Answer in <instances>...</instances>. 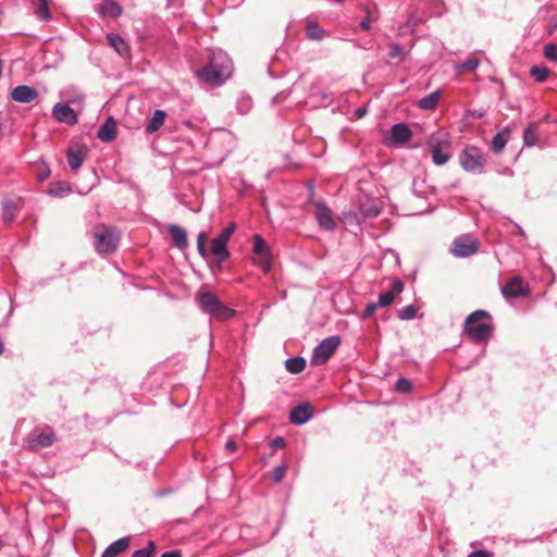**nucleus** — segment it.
I'll use <instances>...</instances> for the list:
<instances>
[{
    "label": "nucleus",
    "mask_w": 557,
    "mask_h": 557,
    "mask_svg": "<svg viewBox=\"0 0 557 557\" xmlns=\"http://www.w3.org/2000/svg\"><path fill=\"white\" fill-rule=\"evenodd\" d=\"M233 62L222 50L212 51L207 65L196 71L197 77L211 85H221L232 73Z\"/></svg>",
    "instance_id": "f257e3e1"
},
{
    "label": "nucleus",
    "mask_w": 557,
    "mask_h": 557,
    "mask_svg": "<svg viewBox=\"0 0 557 557\" xmlns=\"http://www.w3.org/2000/svg\"><path fill=\"white\" fill-rule=\"evenodd\" d=\"M491 314L485 310H475L465 321V333L474 342L487 341L493 332Z\"/></svg>",
    "instance_id": "f03ea898"
},
{
    "label": "nucleus",
    "mask_w": 557,
    "mask_h": 557,
    "mask_svg": "<svg viewBox=\"0 0 557 557\" xmlns=\"http://www.w3.org/2000/svg\"><path fill=\"white\" fill-rule=\"evenodd\" d=\"M426 143L434 164L444 165L450 160L453 156L451 140L447 132L440 129L432 133Z\"/></svg>",
    "instance_id": "7ed1b4c3"
},
{
    "label": "nucleus",
    "mask_w": 557,
    "mask_h": 557,
    "mask_svg": "<svg viewBox=\"0 0 557 557\" xmlns=\"http://www.w3.org/2000/svg\"><path fill=\"white\" fill-rule=\"evenodd\" d=\"M197 304L205 313L220 321H227L235 315V310L222 304L211 292L199 293Z\"/></svg>",
    "instance_id": "20e7f679"
},
{
    "label": "nucleus",
    "mask_w": 557,
    "mask_h": 557,
    "mask_svg": "<svg viewBox=\"0 0 557 557\" xmlns=\"http://www.w3.org/2000/svg\"><path fill=\"white\" fill-rule=\"evenodd\" d=\"M94 246L98 253L107 255L113 252L120 243V232L104 224L96 225L92 230Z\"/></svg>",
    "instance_id": "39448f33"
},
{
    "label": "nucleus",
    "mask_w": 557,
    "mask_h": 557,
    "mask_svg": "<svg viewBox=\"0 0 557 557\" xmlns=\"http://www.w3.org/2000/svg\"><path fill=\"white\" fill-rule=\"evenodd\" d=\"M459 163L466 172L481 174L486 161L483 152L478 147L467 146L459 153Z\"/></svg>",
    "instance_id": "423d86ee"
},
{
    "label": "nucleus",
    "mask_w": 557,
    "mask_h": 557,
    "mask_svg": "<svg viewBox=\"0 0 557 557\" xmlns=\"http://www.w3.org/2000/svg\"><path fill=\"white\" fill-rule=\"evenodd\" d=\"M253 240V263L258 265L264 273H269L272 268V251L261 235L255 234Z\"/></svg>",
    "instance_id": "0eeeda50"
},
{
    "label": "nucleus",
    "mask_w": 557,
    "mask_h": 557,
    "mask_svg": "<svg viewBox=\"0 0 557 557\" xmlns=\"http://www.w3.org/2000/svg\"><path fill=\"white\" fill-rule=\"evenodd\" d=\"M341 344L339 336H330L324 338L313 350L311 363L322 366L327 362L331 356L336 351Z\"/></svg>",
    "instance_id": "6e6552de"
},
{
    "label": "nucleus",
    "mask_w": 557,
    "mask_h": 557,
    "mask_svg": "<svg viewBox=\"0 0 557 557\" xmlns=\"http://www.w3.org/2000/svg\"><path fill=\"white\" fill-rule=\"evenodd\" d=\"M27 446L30 450L50 447L55 441V434L50 426L35 429L27 435Z\"/></svg>",
    "instance_id": "1a4fd4ad"
},
{
    "label": "nucleus",
    "mask_w": 557,
    "mask_h": 557,
    "mask_svg": "<svg viewBox=\"0 0 557 557\" xmlns=\"http://www.w3.org/2000/svg\"><path fill=\"white\" fill-rule=\"evenodd\" d=\"M479 249V242L471 235L466 234L456 238L450 246V252L455 257L467 258L474 255Z\"/></svg>",
    "instance_id": "9d476101"
},
{
    "label": "nucleus",
    "mask_w": 557,
    "mask_h": 557,
    "mask_svg": "<svg viewBox=\"0 0 557 557\" xmlns=\"http://www.w3.org/2000/svg\"><path fill=\"white\" fill-rule=\"evenodd\" d=\"M502 294L506 299L527 296L529 286L521 277L513 276L502 287Z\"/></svg>",
    "instance_id": "9b49d317"
},
{
    "label": "nucleus",
    "mask_w": 557,
    "mask_h": 557,
    "mask_svg": "<svg viewBox=\"0 0 557 557\" xmlns=\"http://www.w3.org/2000/svg\"><path fill=\"white\" fill-rule=\"evenodd\" d=\"M314 216L320 227L326 231H334L336 228L332 210L324 202L318 201L315 203Z\"/></svg>",
    "instance_id": "f8f14e48"
},
{
    "label": "nucleus",
    "mask_w": 557,
    "mask_h": 557,
    "mask_svg": "<svg viewBox=\"0 0 557 557\" xmlns=\"http://www.w3.org/2000/svg\"><path fill=\"white\" fill-rule=\"evenodd\" d=\"M53 117L69 125L77 123V115L75 111L67 103H57L52 109Z\"/></svg>",
    "instance_id": "ddd939ff"
},
{
    "label": "nucleus",
    "mask_w": 557,
    "mask_h": 557,
    "mask_svg": "<svg viewBox=\"0 0 557 557\" xmlns=\"http://www.w3.org/2000/svg\"><path fill=\"white\" fill-rule=\"evenodd\" d=\"M38 97V91L30 86L20 85L12 89L11 98L20 103H30Z\"/></svg>",
    "instance_id": "4468645a"
},
{
    "label": "nucleus",
    "mask_w": 557,
    "mask_h": 557,
    "mask_svg": "<svg viewBox=\"0 0 557 557\" xmlns=\"http://www.w3.org/2000/svg\"><path fill=\"white\" fill-rule=\"evenodd\" d=\"M313 410L310 404L304 403L296 406L289 413V420L294 424H304L310 420Z\"/></svg>",
    "instance_id": "2eb2a0df"
},
{
    "label": "nucleus",
    "mask_w": 557,
    "mask_h": 557,
    "mask_svg": "<svg viewBox=\"0 0 557 557\" xmlns=\"http://www.w3.org/2000/svg\"><path fill=\"white\" fill-rule=\"evenodd\" d=\"M391 139L394 144L403 145L408 143L412 137V132L405 123H397L391 128Z\"/></svg>",
    "instance_id": "dca6fc26"
},
{
    "label": "nucleus",
    "mask_w": 557,
    "mask_h": 557,
    "mask_svg": "<svg viewBox=\"0 0 557 557\" xmlns=\"http://www.w3.org/2000/svg\"><path fill=\"white\" fill-rule=\"evenodd\" d=\"M404 290V283L400 280H394L391 289L379 296L377 305L382 308L388 307L394 301L396 295Z\"/></svg>",
    "instance_id": "f3484780"
},
{
    "label": "nucleus",
    "mask_w": 557,
    "mask_h": 557,
    "mask_svg": "<svg viewBox=\"0 0 557 557\" xmlns=\"http://www.w3.org/2000/svg\"><path fill=\"white\" fill-rule=\"evenodd\" d=\"M97 136L103 143H110L116 136V122L113 117H108L106 122L98 129Z\"/></svg>",
    "instance_id": "a211bd4d"
},
{
    "label": "nucleus",
    "mask_w": 557,
    "mask_h": 557,
    "mask_svg": "<svg viewBox=\"0 0 557 557\" xmlns=\"http://www.w3.org/2000/svg\"><path fill=\"white\" fill-rule=\"evenodd\" d=\"M169 233L175 247L178 249H184L187 247V233L183 227L176 224H172L169 226Z\"/></svg>",
    "instance_id": "6ab92c4d"
},
{
    "label": "nucleus",
    "mask_w": 557,
    "mask_h": 557,
    "mask_svg": "<svg viewBox=\"0 0 557 557\" xmlns=\"http://www.w3.org/2000/svg\"><path fill=\"white\" fill-rule=\"evenodd\" d=\"M122 12V7L114 0H104L99 7V13L110 18L119 17Z\"/></svg>",
    "instance_id": "aec40b11"
},
{
    "label": "nucleus",
    "mask_w": 557,
    "mask_h": 557,
    "mask_svg": "<svg viewBox=\"0 0 557 557\" xmlns=\"http://www.w3.org/2000/svg\"><path fill=\"white\" fill-rule=\"evenodd\" d=\"M129 545L128 537H122L117 541L111 543L102 553L101 557H116L121 553H123Z\"/></svg>",
    "instance_id": "412c9836"
},
{
    "label": "nucleus",
    "mask_w": 557,
    "mask_h": 557,
    "mask_svg": "<svg viewBox=\"0 0 557 557\" xmlns=\"http://www.w3.org/2000/svg\"><path fill=\"white\" fill-rule=\"evenodd\" d=\"M211 252L216 257L219 262H224L228 259L230 252L227 244L218 237H214L211 243Z\"/></svg>",
    "instance_id": "4be33fe9"
},
{
    "label": "nucleus",
    "mask_w": 557,
    "mask_h": 557,
    "mask_svg": "<svg viewBox=\"0 0 557 557\" xmlns=\"http://www.w3.org/2000/svg\"><path fill=\"white\" fill-rule=\"evenodd\" d=\"M107 40L110 47H112L120 55H126L128 53V45L117 34L110 33L107 35Z\"/></svg>",
    "instance_id": "5701e85b"
},
{
    "label": "nucleus",
    "mask_w": 557,
    "mask_h": 557,
    "mask_svg": "<svg viewBox=\"0 0 557 557\" xmlns=\"http://www.w3.org/2000/svg\"><path fill=\"white\" fill-rule=\"evenodd\" d=\"M85 156H86V153L83 149L70 148L66 153L67 163H69L70 168L74 171L78 170L81 168V165L83 164Z\"/></svg>",
    "instance_id": "b1692460"
},
{
    "label": "nucleus",
    "mask_w": 557,
    "mask_h": 557,
    "mask_svg": "<svg viewBox=\"0 0 557 557\" xmlns=\"http://www.w3.org/2000/svg\"><path fill=\"white\" fill-rule=\"evenodd\" d=\"M510 137V131L508 128H504L498 132L492 139L491 148L493 152L499 153L505 148Z\"/></svg>",
    "instance_id": "393cba45"
},
{
    "label": "nucleus",
    "mask_w": 557,
    "mask_h": 557,
    "mask_svg": "<svg viewBox=\"0 0 557 557\" xmlns=\"http://www.w3.org/2000/svg\"><path fill=\"white\" fill-rule=\"evenodd\" d=\"M166 117V113L162 110H156L153 112L152 117L149 120V122L146 125V133L152 134L160 129L162 125L164 124Z\"/></svg>",
    "instance_id": "a878e982"
},
{
    "label": "nucleus",
    "mask_w": 557,
    "mask_h": 557,
    "mask_svg": "<svg viewBox=\"0 0 557 557\" xmlns=\"http://www.w3.org/2000/svg\"><path fill=\"white\" fill-rule=\"evenodd\" d=\"M440 98H441V91L440 90H435V91H433V92L422 97L418 101V107L420 109L426 110V111L434 110L437 107Z\"/></svg>",
    "instance_id": "bb28decb"
},
{
    "label": "nucleus",
    "mask_w": 557,
    "mask_h": 557,
    "mask_svg": "<svg viewBox=\"0 0 557 557\" xmlns=\"http://www.w3.org/2000/svg\"><path fill=\"white\" fill-rule=\"evenodd\" d=\"M32 7L35 15L41 21H50L51 14L47 0H32Z\"/></svg>",
    "instance_id": "cd10ccee"
},
{
    "label": "nucleus",
    "mask_w": 557,
    "mask_h": 557,
    "mask_svg": "<svg viewBox=\"0 0 557 557\" xmlns=\"http://www.w3.org/2000/svg\"><path fill=\"white\" fill-rule=\"evenodd\" d=\"M18 210L17 203L13 200H5L2 203V219L5 224H10L15 219Z\"/></svg>",
    "instance_id": "c85d7f7f"
},
{
    "label": "nucleus",
    "mask_w": 557,
    "mask_h": 557,
    "mask_svg": "<svg viewBox=\"0 0 557 557\" xmlns=\"http://www.w3.org/2000/svg\"><path fill=\"white\" fill-rule=\"evenodd\" d=\"M306 35L309 39L321 40L325 37V32L319 24L312 20L306 21Z\"/></svg>",
    "instance_id": "c756f323"
},
{
    "label": "nucleus",
    "mask_w": 557,
    "mask_h": 557,
    "mask_svg": "<svg viewBox=\"0 0 557 557\" xmlns=\"http://www.w3.org/2000/svg\"><path fill=\"white\" fill-rule=\"evenodd\" d=\"M71 193V186L69 183L66 182H57V183H53L49 189H48V194L52 197H59V198H62V197H65L66 195H69Z\"/></svg>",
    "instance_id": "7c9ffc66"
},
{
    "label": "nucleus",
    "mask_w": 557,
    "mask_h": 557,
    "mask_svg": "<svg viewBox=\"0 0 557 557\" xmlns=\"http://www.w3.org/2000/svg\"><path fill=\"white\" fill-rule=\"evenodd\" d=\"M285 367L288 372L297 374V373H300L305 369L306 361L302 357L288 358L285 361Z\"/></svg>",
    "instance_id": "2f4dec72"
},
{
    "label": "nucleus",
    "mask_w": 557,
    "mask_h": 557,
    "mask_svg": "<svg viewBox=\"0 0 557 557\" xmlns=\"http://www.w3.org/2000/svg\"><path fill=\"white\" fill-rule=\"evenodd\" d=\"M523 141L528 147H532L537 143L536 125L530 124L523 132Z\"/></svg>",
    "instance_id": "473e14b6"
},
{
    "label": "nucleus",
    "mask_w": 557,
    "mask_h": 557,
    "mask_svg": "<svg viewBox=\"0 0 557 557\" xmlns=\"http://www.w3.org/2000/svg\"><path fill=\"white\" fill-rule=\"evenodd\" d=\"M549 70L546 66L533 65L530 69V75L537 82L543 83L547 79Z\"/></svg>",
    "instance_id": "72a5a7b5"
},
{
    "label": "nucleus",
    "mask_w": 557,
    "mask_h": 557,
    "mask_svg": "<svg viewBox=\"0 0 557 557\" xmlns=\"http://www.w3.org/2000/svg\"><path fill=\"white\" fill-rule=\"evenodd\" d=\"M360 212L363 215V218L372 219V218H376L380 214L381 209L375 203L371 202V203L361 205Z\"/></svg>",
    "instance_id": "f704fd0d"
},
{
    "label": "nucleus",
    "mask_w": 557,
    "mask_h": 557,
    "mask_svg": "<svg viewBox=\"0 0 557 557\" xmlns=\"http://www.w3.org/2000/svg\"><path fill=\"white\" fill-rule=\"evenodd\" d=\"M252 107V100L249 96L243 95L237 100V109L239 113L246 114Z\"/></svg>",
    "instance_id": "c9c22d12"
},
{
    "label": "nucleus",
    "mask_w": 557,
    "mask_h": 557,
    "mask_svg": "<svg viewBox=\"0 0 557 557\" xmlns=\"http://www.w3.org/2000/svg\"><path fill=\"white\" fill-rule=\"evenodd\" d=\"M480 62L476 58H469L457 66L459 72H472L479 66Z\"/></svg>",
    "instance_id": "e433bc0d"
},
{
    "label": "nucleus",
    "mask_w": 557,
    "mask_h": 557,
    "mask_svg": "<svg viewBox=\"0 0 557 557\" xmlns=\"http://www.w3.org/2000/svg\"><path fill=\"white\" fill-rule=\"evenodd\" d=\"M154 550L156 545L152 541H150L146 547L135 550L132 557H152Z\"/></svg>",
    "instance_id": "4c0bfd02"
},
{
    "label": "nucleus",
    "mask_w": 557,
    "mask_h": 557,
    "mask_svg": "<svg viewBox=\"0 0 557 557\" xmlns=\"http://www.w3.org/2000/svg\"><path fill=\"white\" fill-rule=\"evenodd\" d=\"M417 315V308L413 305H408L398 311V318L400 320H411Z\"/></svg>",
    "instance_id": "58836bf2"
},
{
    "label": "nucleus",
    "mask_w": 557,
    "mask_h": 557,
    "mask_svg": "<svg viewBox=\"0 0 557 557\" xmlns=\"http://www.w3.org/2000/svg\"><path fill=\"white\" fill-rule=\"evenodd\" d=\"M543 54L547 60L557 62V46L554 44L545 45Z\"/></svg>",
    "instance_id": "ea45409f"
},
{
    "label": "nucleus",
    "mask_w": 557,
    "mask_h": 557,
    "mask_svg": "<svg viewBox=\"0 0 557 557\" xmlns=\"http://www.w3.org/2000/svg\"><path fill=\"white\" fill-rule=\"evenodd\" d=\"M206 242H207L206 233H199L198 236H197V249H198L199 255L202 258H207L208 257V252H207V249H206Z\"/></svg>",
    "instance_id": "a19ab883"
},
{
    "label": "nucleus",
    "mask_w": 557,
    "mask_h": 557,
    "mask_svg": "<svg viewBox=\"0 0 557 557\" xmlns=\"http://www.w3.org/2000/svg\"><path fill=\"white\" fill-rule=\"evenodd\" d=\"M405 55H406V51L399 44L392 42L389 45V57L392 59L404 58Z\"/></svg>",
    "instance_id": "79ce46f5"
},
{
    "label": "nucleus",
    "mask_w": 557,
    "mask_h": 557,
    "mask_svg": "<svg viewBox=\"0 0 557 557\" xmlns=\"http://www.w3.org/2000/svg\"><path fill=\"white\" fill-rule=\"evenodd\" d=\"M411 382L405 377H400L396 382V389L400 393H408L411 391Z\"/></svg>",
    "instance_id": "37998d69"
},
{
    "label": "nucleus",
    "mask_w": 557,
    "mask_h": 557,
    "mask_svg": "<svg viewBox=\"0 0 557 557\" xmlns=\"http://www.w3.org/2000/svg\"><path fill=\"white\" fill-rule=\"evenodd\" d=\"M236 225L231 224L227 227H225L216 237L226 244L230 242L231 236L235 232Z\"/></svg>",
    "instance_id": "c03bdc74"
},
{
    "label": "nucleus",
    "mask_w": 557,
    "mask_h": 557,
    "mask_svg": "<svg viewBox=\"0 0 557 557\" xmlns=\"http://www.w3.org/2000/svg\"><path fill=\"white\" fill-rule=\"evenodd\" d=\"M50 175V169L46 163H41L37 168V178L39 182H44Z\"/></svg>",
    "instance_id": "a18cd8bd"
},
{
    "label": "nucleus",
    "mask_w": 557,
    "mask_h": 557,
    "mask_svg": "<svg viewBox=\"0 0 557 557\" xmlns=\"http://www.w3.org/2000/svg\"><path fill=\"white\" fill-rule=\"evenodd\" d=\"M287 467L285 465L277 466L273 470V480L278 483L283 480L286 474Z\"/></svg>",
    "instance_id": "49530a36"
},
{
    "label": "nucleus",
    "mask_w": 557,
    "mask_h": 557,
    "mask_svg": "<svg viewBox=\"0 0 557 557\" xmlns=\"http://www.w3.org/2000/svg\"><path fill=\"white\" fill-rule=\"evenodd\" d=\"M380 306L376 304V302H370L366 306L363 312H362V318L363 319H369L371 318L374 312L376 311V309L379 308Z\"/></svg>",
    "instance_id": "de8ad7c7"
},
{
    "label": "nucleus",
    "mask_w": 557,
    "mask_h": 557,
    "mask_svg": "<svg viewBox=\"0 0 557 557\" xmlns=\"http://www.w3.org/2000/svg\"><path fill=\"white\" fill-rule=\"evenodd\" d=\"M344 221L346 223L356 222V224H360V221L358 220L357 214L354 212L344 213Z\"/></svg>",
    "instance_id": "09e8293b"
},
{
    "label": "nucleus",
    "mask_w": 557,
    "mask_h": 557,
    "mask_svg": "<svg viewBox=\"0 0 557 557\" xmlns=\"http://www.w3.org/2000/svg\"><path fill=\"white\" fill-rule=\"evenodd\" d=\"M285 445V441L283 437L278 436L272 440L271 447L274 449L283 448Z\"/></svg>",
    "instance_id": "8fccbe9b"
},
{
    "label": "nucleus",
    "mask_w": 557,
    "mask_h": 557,
    "mask_svg": "<svg viewBox=\"0 0 557 557\" xmlns=\"http://www.w3.org/2000/svg\"><path fill=\"white\" fill-rule=\"evenodd\" d=\"M468 557H492V555L486 550H474L468 555Z\"/></svg>",
    "instance_id": "3c124183"
},
{
    "label": "nucleus",
    "mask_w": 557,
    "mask_h": 557,
    "mask_svg": "<svg viewBox=\"0 0 557 557\" xmlns=\"http://www.w3.org/2000/svg\"><path fill=\"white\" fill-rule=\"evenodd\" d=\"M419 20L416 18L414 16H410L406 23V25H404L401 28H406V27H411L413 28L417 24H418Z\"/></svg>",
    "instance_id": "603ef678"
},
{
    "label": "nucleus",
    "mask_w": 557,
    "mask_h": 557,
    "mask_svg": "<svg viewBox=\"0 0 557 557\" xmlns=\"http://www.w3.org/2000/svg\"><path fill=\"white\" fill-rule=\"evenodd\" d=\"M161 557H182L181 553L177 550L165 552L161 555Z\"/></svg>",
    "instance_id": "864d4df0"
},
{
    "label": "nucleus",
    "mask_w": 557,
    "mask_h": 557,
    "mask_svg": "<svg viewBox=\"0 0 557 557\" xmlns=\"http://www.w3.org/2000/svg\"><path fill=\"white\" fill-rule=\"evenodd\" d=\"M225 447L230 451H235L237 449L236 443L232 440L226 443Z\"/></svg>",
    "instance_id": "5fc2aeb1"
},
{
    "label": "nucleus",
    "mask_w": 557,
    "mask_h": 557,
    "mask_svg": "<svg viewBox=\"0 0 557 557\" xmlns=\"http://www.w3.org/2000/svg\"><path fill=\"white\" fill-rule=\"evenodd\" d=\"M359 26L361 29L368 30L370 28V18L367 17L366 20H363Z\"/></svg>",
    "instance_id": "6e6d98bb"
},
{
    "label": "nucleus",
    "mask_w": 557,
    "mask_h": 557,
    "mask_svg": "<svg viewBox=\"0 0 557 557\" xmlns=\"http://www.w3.org/2000/svg\"><path fill=\"white\" fill-rule=\"evenodd\" d=\"M366 113H367V109H366V108H358V109L356 110V115H357L358 117H362V116H364V115H366Z\"/></svg>",
    "instance_id": "4d7b16f0"
},
{
    "label": "nucleus",
    "mask_w": 557,
    "mask_h": 557,
    "mask_svg": "<svg viewBox=\"0 0 557 557\" xmlns=\"http://www.w3.org/2000/svg\"><path fill=\"white\" fill-rule=\"evenodd\" d=\"M3 351H4V346H3L2 341H0V355H2Z\"/></svg>",
    "instance_id": "13d9d810"
}]
</instances>
